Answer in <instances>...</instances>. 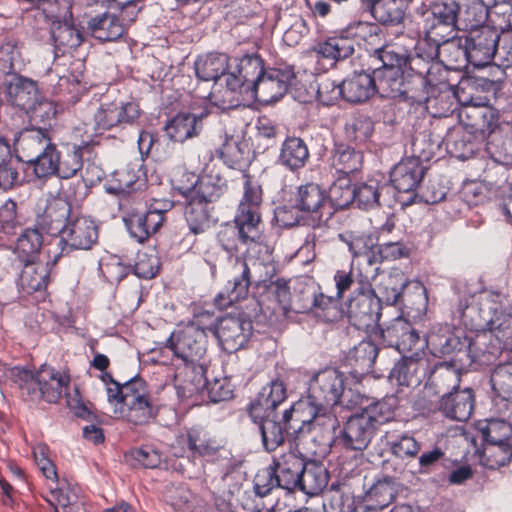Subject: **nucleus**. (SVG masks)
<instances>
[{"label":"nucleus","instance_id":"1","mask_svg":"<svg viewBox=\"0 0 512 512\" xmlns=\"http://www.w3.org/2000/svg\"><path fill=\"white\" fill-rule=\"evenodd\" d=\"M244 192L234 223L238 243L245 259L236 258L231 267V278L214 299L215 305L225 309L245 299L251 283V269L260 268L271 260V248L265 240L261 222L262 188L248 175H244Z\"/></svg>","mask_w":512,"mask_h":512},{"label":"nucleus","instance_id":"2","mask_svg":"<svg viewBox=\"0 0 512 512\" xmlns=\"http://www.w3.org/2000/svg\"><path fill=\"white\" fill-rule=\"evenodd\" d=\"M101 380L106 386L107 400L115 415L134 426L146 425L155 419L157 411L142 378L134 377L120 384L109 373H104Z\"/></svg>","mask_w":512,"mask_h":512},{"label":"nucleus","instance_id":"3","mask_svg":"<svg viewBox=\"0 0 512 512\" xmlns=\"http://www.w3.org/2000/svg\"><path fill=\"white\" fill-rule=\"evenodd\" d=\"M291 407L284 411L282 420L287 425V431L294 434L295 439H300L306 434H312L314 440L318 439L325 445L335 439L336 429L339 427L337 417L326 406L309 405L310 418L305 419L301 415L300 407Z\"/></svg>","mask_w":512,"mask_h":512},{"label":"nucleus","instance_id":"4","mask_svg":"<svg viewBox=\"0 0 512 512\" xmlns=\"http://www.w3.org/2000/svg\"><path fill=\"white\" fill-rule=\"evenodd\" d=\"M212 316L206 312L196 316L195 320L174 332L169 338L170 348L186 364H190L198 375L205 372L199 362L207 350V326L205 320Z\"/></svg>","mask_w":512,"mask_h":512},{"label":"nucleus","instance_id":"5","mask_svg":"<svg viewBox=\"0 0 512 512\" xmlns=\"http://www.w3.org/2000/svg\"><path fill=\"white\" fill-rule=\"evenodd\" d=\"M12 375L23 394L30 396L31 400L42 399L48 403H56L69 383L67 375L47 365L36 373L16 368Z\"/></svg>","mask_w":512,"mask_h":512},{"label":"nucleus","instance_id":"6","mask_svg":"<svg viewBox=\"0 0 512 512\" xmlns=\"http://www.w3.org/2000/svg\"><path fill=\"white\" fill-rule=\"evenodd\" d=\"M385 406V403L375 402L350 416L338 437L343 447L354 451L366 449L377 426L387 420L382 415Z\"/></svg>","mask_w":512,"mask_h":512},{"label":"nucleus","instance_id":"7","mask_svg":"<svg viewBox=\"0 0 512 512\" xmlns=\"http://www.w3.org/2000/svg\"><path fill=\"white\" fill-rule=\"evenodd\" d=\"M309 405L334 406L342 405L351 408L358 404L359 395L346 390L344 375L336 369L319 371L309 384Z\"/></svg>","mask_w":512,"mask_h":512},{"label":"nucleus","instance_id":"8","mask_svg":"<svg viewBox=\"0 0 512 512\" xmlns=\"http://www.w3.org/2000/svg\"><path fill=\"white\" fill-rule=\"evenodd\" d=\"M224 191L222 183L215 182L210 176H204L200 182V195L196 194L186 199L185 218L191 232L203 233L212 226L211 204L217 201Z\"/></svg>","mask_w":512,"mask_h":512},{"label":"nucleus","instance_id":"9","mask_svg":"<svg viewBox=\"0 0 512 512\" xmlns=\"http://www.w3.org/2000/svg\"><path fill=\"white\" fill-rule=\"evenodd\" d=\"M499 41L500 34L496 29L483 26L469 32L463 49L456 44H452L451 49L463 54L474 67L481 68L490 64L495 58Z\"/></svg>","mask_w":512,"mask_h":512},{"label":"nucleus","instance_id":"10","mask_svg":"<svg viewBox=\"0 0 512 512\" xmlns=\"http://www.w3.org/2000/svg\"><path fill=\"white\" fill-rule=\"evenodd\" d=\"M294 206L299 211L307 213L318 227L325 224L333 214L326 190L313 182L297 188Z\"/></svg>","mask_w":512,"mask_h":512},{"label":"nucleus","instance_id":"11","mask_svg":"<svg viewBox=\"0 0 512 512\" xmlns=\"http://www.w3.org/2000/svg\"><path fill=\"white\" fill-rule=\"evenodd\" d=\"M360 284V293L348 302L347 315L351 324L358 329H369L379 322L380 298L376 296L375 291H371V286Z\"/></svg>","mask_w":512,"mask_h":512},{"label":"nucleus","instance_id":"12","mask_svg":"<svg viewBox=\"0 0 512 512\" xmlns=\"http://www.w3.org/2000/svg\"><path fill=\"white\" fill-rule=\"evenodd\" d=\"M294 79L295 73L289 66L266 69L253 86L250 98L263 104L277 101L286 94Z\"/></svg>","mask_w":512,"mask_h":512},{"label":"nucleus","instance_id":"13","mask_svg":"<svg viewBox=\"0 0 512 512\" xmlns=\"http://www.w3.org/2000/svg\"><path fill=\"white\" fill-rule=\"evenodd\" d=\"M206 326L208 331L217 337L223 349L228 352L237 351L243 347L252 331V322L242 315H226L216 326Z\"/></svg>","mask_w":512,"mask_h":512},{"label":"nucleus","instance_id":"14","mask_svg":"<svg viewBox=\"0 0 512 512\" xmlns=\"http://www.w3.org/2000/svg\"><path fill=\"white\" fill-rule=\"evenodd\" d=\"M414 152L418 153L416 157H410L399 162L391 171V182L399 192L408 193L413 191L424 176V169L420 160H429L430 152L426 153L419 149V143L413 142Z\"/></svg>","mask_w":512,"mask_h":512},{"label":"nucleus","instance_id":"15","mask_svg":"<svg viewBox=\"0 0 512 512\" xmlns=\"http://www.w3.org/2000/svg\"><path fill=\"white\" fill-rule=\"evenodd\" d=\"M61 242L65 244L63 250L90 249L98 239V227L94 220L86 216L73 215L63 226Z\"/></svg>","mask_w":512,"mask_h":512},{"label":"nucleus","instance_id":"16","mask_svg":"<svg viewBox=\"0 0 512 512\" xmlns=\"http://www.w3.org/2000/svg\"><path fill=\"white\" fill-rule=\"evenodd\" d=\"M460 383V372L453 365L443 362L435 366L430 373L427 383L424 386V397L433 404V398L445 397L449 395L450 390L458 388Z\"/></svg>","mask_w":512,"mask_h":512},{"label":"nucleus","instance_id":"17","mask_svg":"<svg viewBox=\"0 0 512 512\" xmlns=\"http://www.w3.org/2000/svg\"><path fill=\"white\" fill-rule=\"evenodd\" d=\"M286 399V388L282 381L273 380L264 386L250 404L249 414L254 421L276 415V408Z\"/></svg>","mask_w":512,"mask_h":512},{"label":"nucleus","instance_id":"18","mask_svg":"<svg viewBox=\"0 0 512 512\" xmlns=\"http://www.w3.org/2000/svg\"><path fill=\"white\" fill-rule=\"evenodd\" d=\"M74 215L71 205L63 198L50 199L43 212L37 215L36 225L49 234L61 235L63 226Z\"/></svg>","mask_w":512,"mask_h":512},{"label":"nucleus","instance_id":"19","mask_svg":"<svg viewBox=\"0 0 512 512\" xmlns=\"http://www.w3.org/2000/svg\"><path fill=\"white\" fill-rule=\"evenodd\" d=\"M52 140L46 130L32 128L21 131L14 140L17 158L28 163L39 157L49 147Z\"/></svg>","mask_w":512,"mask_h":512},{"label":"nucleus","instance_id":"20","mask_svg":"<svg viewBox=\"0 0 512 512\" xmlns=\"http://www.w3.org/2000/svg\"><path fill=\"white\" fill-rule=\"evenodd\" d=\"M382 337L389 346L395 347L401 353H408L421 348L420 336L412 325L401 318L382 331Z\"/></svg>","mask_w":512,"mask_h":512},{"label":"nucleus","instance_id":"21","mask_svg":"<svg viewBox=\"0 0 512 512\" xmlns=\"http://www.w3.org/2000/svg\"><path fill=\"white\" fill-rule=\"evenodd\" d=\"M22 262L24 266L18 279L19 288L28 294L44 290L50 279V261L32 259Z\"/></svg>","mask_w":512,"mask_h":512},{"label":"nucleus","instance_id":"22","mask_svg":"<svg viewBox=\"0 0 512 512\" xmlns=\"http://www.w3.org/2000/svg\"><path fill=\"white\" fill-rule=\"evenodd\" d=\"M304 464V459L293 451L274 458L272 466L280 482V488L288 491L296 490Z\"/></svg>","mask_w":512,"mask_h":512},{"label":"nucleus","instance_id":"23","mask_svg":"<svg viewBox=\"0 0 512 512\" xmlns=\"http://www.w3.org/2000/svg\"><path fill=\"white\" fill-rule=\"evenodd\" d=\"M434 353L449 355L454 352H467L468 355L474 353V343L472 339L461 337L451 332L447 327L440 328L438 332H432L427 339Z\"/></svg>","mask_w":512,"mask_h":512},{"label":"nucleus","instance_id":"24","mask_svg":"<svg viewBox=\"0 0 512 512\" xmlns=\"http://www.w3.org/2000/svg\"><path fill=\"white\" fill-rule=\"evenodd\" d=\"M206 113H179L174 116L166 125L167 136L174 142L184 141L196 137L203 129V118Z\"/></svg>","mask_w":512,"mask_h":512},{"label":"nucleus","instance_id":"25","mask_svg":"<svg viewBox=\"0 0 512 512\" xmlns=\"http://www.w3.org/2000/svg\"><path fill=\"white\" fill-rule=\"evenodd\" d=\"M439 410L452 420L467 421L473 412L474 396L470 389L450 393L439 399Z\"/></svg>","mask_w":512,"mask_h":512},{"label":"nucleus","instance_id":"26","mask_svg":"<svg viewBox=\"0 0 512 512\" xmlns=\"http://www.w3.org/2000/svg\"><path fill=\"white\" fill-rule=\"evenodd\" d=\"M373 76L376 79V93L382 97H397L408 92L404 70L400 68H377Z\"/></svg>","mask_w":512,"mask_h":512},{"label":"nucleus","instance_id":"27","mask_svg":"<svg viewBox=\"0 0 512 512\" xmlns=\"http://www.w3.org/2000/svg\"><path fill=\"white\" fill-rule=\"evenodd\" d=\"M427 363L412 357L398 361L390 372V380L399 386H418L425 376Z\"/></svg>","mask_w":512,"mask_h":512},{"label":"nucleus","instance_id":"28","mask_svg":"<svg viewBox=\"0 0 512 512\" xmlns=\"http://www.w3.org/2000/svg\"><path fill=\"white\" fill-rule=\"evenodd\" d=\"M132 238L144 243L162 226V218L155 212L131 213L123 218Z\"/></svg>","mask_w":512,"mask_h":512},{"label":"nucleus","instance_id":"29","mask_svg":"<svg viewBox=\"0 0 512 512\" xmlns=\"http://www.w3.org/2000/svg\"><path fill=\"white\" fill-rule=\"evenodd\" d=\"M376 79L365 72L356 73L342 82L344 99L348 102L360 103L368 100L376 93Z\"/></svg>","mask_w":512,"mask_h":512},{"label":"nucleus","instance_id":"30","mask_svg":"<svg viewBox=\"0 0 512 512\" xmlns=\"http://www.w3.org/2000/svg\"><path fill=\"white\" fill-rule=\"evenodd\" d=\"M328 479V471L322 463L308 461L303 466L297 489L314 496L323 491L328 484Z\"/></svg>","mask_w":512,"mask_h":512},{"label":"nucleus","instance_id":"31","mask_svg":"<svg viewBox=\"0 0 512 512\" xmlns=\"http://www.w3.org/2000/svg\"><path fill=\"white\" fill-rule=\"evenodd\" d=\"M8 101L27 112L40 97L36 83L27 78H17L7 87Z\"/></svg>","mask_w":512,"mask_h":512},{"label":"nucleus","instance_id":"32","mask_svg":"<svg viewBox=\"0 0 512 512\" xmlns=\"http://www.w3.org/2000/svg\"><path fill=\"white\" fill-rule=\"evenodd\" d=\"M379 348L370 340H363L354 346L346 357L347 364L358 375L371 372Z\"/></svg>","mask_w":512,"mask_h":512},{"label":"nucleus","instance_id":"33","mask_svg":"<svg viewBox=\"0 0 512 512\" xmlns=\"http://www.w3.org/2000/svg\"><path fill=\"white\" fill-rule=\"evenodd\" d=\"M219 155L226 165L234 169L242 170L250 162L248 144L240 136L226 135Z\"/></svg>","mask_w":512,"mask_h":512},{"label":"nucleus","instance_id":"34","mask_svg":"<svg viewBox=\"0 0 512 512\" xmlns=\"http://www.w3.org/2000/svg\"><path fill=\"white\" fill-rule=\"evenodd\" d=\"M309 159L306 143L298 137L287 138L280 150L279 161L292 171L301 169Z\"/></svg>","mask_w":512,"mask_h":512},{"label":"nucleus","instance_id":"35","mask_svg":"<svg viewBox=\"0 0 512 512\" xmlns=\"http://www.w3.org/2000/svg\"><path fill=\"white\" fill-rule=\"evenodd\" d=\"M276 415L266 416L262 419H257L259 422V431L261 435L262 446L267 452L275 451L285 441V434L293 435L292 430L287 431V425L284 422V427L280 422L275 420Z\"/></svg>","mask_w":512,"mask_h":512},{"label":"nucleus","instance_id":"36","mask_svg":"<svg viewBox=\"0 0 512 512\" xmlns=\"http://www.w3.org/2000/svg\"><path fill=\"white\" fill-rule=\"evenodd\" d=\"M229 57L223 53H210L195 62L198 78L204 81H218L228 68Z\"/></svg>","mask_w":512,"mask_h":512},{"label":"nucleus","instance_id":"37","mask_svg":"<svg viewBox=\"0 0 512 512\" xmlns=\"http://www.w3.org/2000/svg\"><path fill=\"white\" fill-rule=\"evenodd\" d=\"M88 27L93 37L100 41H115L120 38L125 31L119 19L109 13L92 18L88 22Z\"/></svg>","mask_w":512,"mask_h":512},{"label":"nucleus","instance_id":"38","mask_svg":"<svg viewBox=\"0 0 512 512\" xmlns=\"http://www.w3.org/2000/svg\"><path fill=\"white\" fill-rule=\"evenodd\" d=\"M317 55L327 59L331 64L345 60L354 53L353 42L345 37H331L315 47Z\"/></svg>","mask_w":512,"mask_h":512},{"label":"nucleus","instance_id":"39","mask_svg":"<svg viewBox=\"0 0 512 512\" xmlns=\"http://www.w3.org/2000/svg\"><path fill=\"white\" fill-rule=\"evenodd\" d=\"M332 165L338 173L348 176L362 168L363 154L347 145H337L332 156Z\"/></svg>","mask_w":512,"mask_h":512},{"label":"nucleus","instance_id":"40","mask_svg":"<svg viewBox=\"0 0 512 512\" xmlns=\"http://www.w3.org/2000/svg\"><path fill=\"white\" fill-rule=\"evenodd\" d=\"M456 27L452 24H447L444 19H440L428 13L425 19V33L429 40L434 42L433 47L439 49L440 44L446 48L451 49V45L455 44L450 42L455 37Z\"/></svg>","mask_w":512,"mask_h":512},{"label":"nucleus","instance_id":"41","mask_svg":"<svg viewBox=\"0 0 512 512\" xmlns=\"http://www.w3.org/2000/svg\"><path fill=\"white\" fill-rule=\"evenodd\" d=\"M164 460L163 452L151 445L134 448L125 454L126 463L133 467L156 469L162 466Z\"/></svg>","mask_w":512,"mask_h":512},{"label":"nucleus","instance_id":"42","mask_svg":"<svg viewBox=\"0 0 512 512\" xmlns=\"http://www.w3.org/2000/svg\"><path fill=\"white\" fill-rule=\"evenodd\" d=\"M40 228L33 227L25 229L16 241L15 252L21 261L36 259L42 246L43 236Z\"/></svg>","mask_w":512,"mask_h":512},{"label":"nucleus","instance_id":"43","mask_svg":"<svg viewBox=\"0 0 512 512\" xmlns=\"http://www.w3.org/2000/svg\"><path fill=\"white\" fill-rule=\"evenodd\" d=\"M405 286L406 284L401 274L382 273L380 281L376 283V287L372 291H375L376 296L380 298V302L384 301L392 305L398 301Z\"/></svg>","mask_w":512,"mask_h":512},{"label":"nucleus","instance_id":"44","mask_svg":"<svg viewBox=\"0 0 512 512\" xmlns=\"http://www.w3.org/2000/svg\"><path fill=\"white\" fill-rule=\"evenodd\" d=\"M57 171L58 177L69 179L83 167V148L77 145L68 146L65 151H58Z\"/></svg>","mask_w":512,"mask_h":512},{"label":"nucleus","instance_id":"45","mask_svg":"<svg viewBox=\"0 0 512 512\" xmlns=\"http://www.w3.org/2000/svg\"><path fill=\"white\" fill-rule=\"evenodd\" d=\"M395 494L394 483L390 479L378 480L366 492V506L370 510H382L393 501Z\"/></svg>","mask_w":512,"mask_h":512},{"label":"nucleus","instance_id":"46","mask_svg":"<svg viewBox=\"0 0 512 512\" xmlns=\"http://www.w3.org/2000/svg\"><path fill=\"white\" fill-rule=\"evenodd\" d=\"M362 258L363 263H359V282L372 286L371 281H376L378 275V265L385 260L382 246L371 242Z\"/></svg>","mask_w":512,"mask_h":512},{"label":"nucleus","instance_id":"47","mask_svg":"<svg viewBox=\"0 0 512 512\" xmlns=\"http://www.w3.org/2000/svg\"><path fill=\"white\" fill-rule=\"evenodd\" d=\"M362 258L363 263H359V282L372 286L371 281H376L378 275V265L385 260L382 246L371 242Z\"/></svg>","mask_w":512,"mask_h":512},{"label":"nucleus","instance_id":"48","mask_svg":"<svg viewBox=\"0 0 512 512\" xmlns=\"http://www.w3.org/2000/svg\"><path fill=\"white\" fill-rule=\"evenodd\" d=\"M187 444L190 450L201 456L215 455L221 448L222 442L211 437L201 428H192L187 434Z\"/></svg>","mask_w":512,"mask_h":512},{"label":"nucleus","instance_id":"49","mask_svg":"<svg viewBox=\"0 0 512 512\" xmlns=\"http://www.w3.org/2000/svg\"><path fill=\"white\" fill-rule=\"evenodd\" d=\"M51 34L55 46L63 52L78 47L82 42V34L68 22H53Z\"/></svg>","mask_w":512,"mask_h":512},{"label":"nucleus","instance_id":"50","mask_svg":"<svg viewBox=\"0 0 512 512\" xmlns=\"http://www.w3.org/2000/svg\"><path fill=\"white\" fill-rule=\"evenodd\" d=\"M426 43H419L416 46V55L408 57L407 66L419 77L421 84L427 82L426 77L430 74L432 61L440 54L437 47H430L428 52H423Z\"/></svg>","mask_w":512,"mask_h":512},{"label":"nucleus","instance_id":"51","mask_svg":"<svg viewBox=\"0 0 512 512\" xmlns=\"http://www.w3.org/2000/svg\"><path fill=\"white\" fill-rule=\"evenodd\" d=\"M266 69H264L263 60L258 55H246L242 57L237 65V72L242 78L241 81L247 83L250 93L253 86L262 77Z\"/></svg>","mask_w":512,"mask_h":512},{"label":"nucleus","instance_id":"52","mask_svg":"<svg viewBox=\"0 0 512 512\" xmlns=\"http://www.w3.org/2000/svg\"><path fill=\"white\" fill-rule=\"evenodd\" d=\"M58 150L52 142L45 151L35 157L28 164L33 168L38 178H45L56 174L57 171Z\"/></svg>","mask_w":512,"mask_h":512},{"label":"nucleus","instance_id":"53","mask_svg":"<svg viewBox=\"0 0 512 512\" xmlns=\"http://www.w3.org/2000/svg\"><path fill=\"white\" fill-rule=\"evenodd\" d=\"M493 390L499 397L512 400V362L499 364L491 374Z\"/></svg>","mask_w":512,"mask_h":512},{"label":"nucleus","instance_id":"54","mask_svg":"<svg viewBox=\"0 0 512 512\" xmlns=\"http://www.w3.org/2000/svg\"><path fill=\"white\" fill-rule=\"evenodd\" d=\"M225 81L226 88L223 92V102L222 106L225 107L233 106L234 102L239 103V98H236V94L240 95H246L250 97V90L247 86V83H244V81H241L242 78L237 73H224L222 75Z\"/></svg>","mask_w":512,"mask_h":512},{"label":"nucleus","instance_id":"55","mask_svg":"<svg viewBox=\"0 0 512 512\" xmlns=\"http://www.w3.org/2000/svg\"><path fill=\"white\" fill-rule=\"evenodd\" d=\"M484 439L493 445L504 447L509 450L507 441L512 435V427L504 420H491L485 429L482 430Z\"/></svg>","mask_w":512,"mask_h":512},{"label":"nucleus","instance_id":"56","mask_svg":"<svg viewBox=\"0 0 512 512\" xmlns=\"http://www.w3.org/2000/svg\"><path fill=\"white\" fill-rule=\"evenodd\" d=\"M204 177L199 178L194 172L175 171L172 175V183L176 190L179 191L186 199L190 196L200 195V182Z\"/></svg>","mask_w":512,"mask_h":512},{"label":"nucleus","instance_id":"57","mask_svg":"<svg viewBox=\"0 0 512 512\" xmlns=\"http://www.w3.org/2000/svg\"><path fill=\"white\" fill-rule=\"evenodd\" d=\"M355 192V200L358 207L364 210L372 209L379 205V185L376 181L370 180L362 183L357 187H353Z\"/></svg>","mask_w":512,"mask_h":512},{"label":"nucleus","instance_id":"58","mask_svg":"<svg viewBox=\"0 0 512 512\" xmlns=\"http://www.w3.org/2000/svg\"><path fill=\"white\" fill-rule=\"evenodd\" d=\"M198 385L206 386L209 399L214 402L226 401L233 396V387L227 377L207 382L204 374L199 375Z\"/></svg>","mask_w":512,"mask_h":512},{"label":"nucleus","instance_id":"59","mask_svg":"<svg viewBox=\"0 0 512 512\" xmlns=\"http://www.w3.org/2000/svg\"><path fill=\"white\" fill-rule=\"evenodd\" d=\"M487 150L496 161L506 165L512 164V134L495 135L488 140Z\"/></svg>","mask_w":512,"mask_h":512},{"label":"nucleus","instance_id":"60","mask_svg":"<svg viewBox=\"0 0 512 512\" xmlns=\"http://www.w3.org/2000/svg\"><path fill=\"white\" fill-rule=\"evenodd\" d=\"M471 117L474 119V122L471 126L475 129V131H480L481 133L488 132L491 134L490 139H492L495 135H498L495 132V129L498 126V117L494 113V111L488 108H472Z\"/></svg>","mask_w":512,"mask_h":512},{"label":"nucleus","instance_id":"61","mask_svg":"<svg viewBox=\"0 0 512 512\" xmlns=\"http://www.w3.org/2000/svg\"><path fill=\"white\" fill-rule=\"evenodd\" d=\"M114 115L117 128H126L134 125L141 115V110L136 102H113Z\"/></svg>","mask_w":512,"mask_h":512},{"label":"nucleus","instance_id":"62","mask_svg":"<svg viewBox=\"0 0 512 512\" xmlns=\"http://www.w3.org/2000/svg\"><path fill=\"white\" fill-rule=\"evenodd\" d=\"M366 9H368L373 17L383 23H394L397 19V11L392 9L395 6L394 0H372L361 1Z\"/></svg>","mask_w":512,"mask_h":512},{"label":"nucleus","instance_id":"63","mask_svg":"<svg viewBox=\"0 0 512 512\" xmlns=\"http://www.w3.org/2000/svg\"><path fill=\"white\" fill-rule=\"evenodd\" d=\"M327 196L331 208L334 206L336 208L344 209L355 200L353 187L342 181L334 183Z\"/></svg>","mask_w":512,"mask_h":512},{"label":"nucleus","instance_id":"64","mask_svg":"<svg viewBox=\"0 0 512 512\" xmlns=\"http://www.w3.org/2000/svg\"><path fill=\"white\" fill-rule=\"evenodd\" d=\"M340 97L344 98V90L342 83L339 84L335 80L328 77H322L317 85V98L323 105H332Z\"/></svg>","mask_w":512,"mask_h":512}]
</instances>
